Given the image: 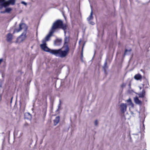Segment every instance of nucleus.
Wrapping results in <instances>:
<instances>
[{
    "label": "nucleus",
    "instance_id": "nucleus-1",
    "mask_svg": "<svg viewBox=\"0 0 150 150\" xmlns=\"http://www.w3.org/2000/svg\"><path fill=\"white\" fill-rule=\"evenodd\" d=\"M42 43L40 45L41 49L43 50L49 52L55 55H59L60 56H66L69 53V48L67 45L61 48L58 50H51L47 46L46 42L44 41H42Z\"/></svg>",
    "mask_w": 150,
    "mask_h": 150
},
{
    "label": "nucleus",
    "instance_id": "nucleus-2",
    "mask_svg": "<svg viewBox=\"0 0 150 150\" xmlns=\"http://www.w3.org/2000/svg\"><path fill=\"white\" fill-rule=\"evenodd\" d=\"M59 28H61L64 30L67 28L66 25H63L62 21L60 20H57L54 22L50 30L54 32L56 30Z\"/></svg>",
    "mask_w": 150,
    "mask_h": 150
},
{
    "label": "nucleus",
    "instance_id": "nucleus-3",
    "mask_svg": "<svg viewBox=\"0 0 150 150\" xmlns=\"http://www.w3.org/2000/svg\"><path fill=\"white\" fill-rule=\"evenodd\" d=\"M16 0H0V10L3 7L6 8L10 5H14Z\"/></svg>",
    "mask_w": 150,
    "mask_h": 150
},
{
    "label": "nucleus",
    "instance_id": "nucleus-4",
    "mask_svg": "<svg viewBox=\"0 0 150 150\" xmlns=\"http://www.w3.org/2000/svg\"><path fill=\"white\" fill-rule=\"evenodd\" d=\"M28 27L24 23H20L19 25V29H16L14 30L13 33L15 32H18L21 31V30H23V32H25L26 33V31L27 30Z\"/></svg>",
    "mask_w": 150,
    "mask_h": 150
},
{
    "label": "nucleus",
    "instance_id": "nucleus-5",
    "mask_svg": "<svg viewBox=\"0 0 150 150\" xmlns=\"http://www.w3.org/2000/svg\"><path fill=\"white\" fill-rule=\"evenodd\" d=\"M26 33L25 32L23 33L17 39L16 43H21L24 41L26 38Z\"/></svg>",
    "mask_w": 150,
    "mask_h": 150
},
{
    "label": "nucleus",
    "instance_id": "nucleus-6",
    "mask_svg": "<svg viewBox=\"0 0 150 150\" xmlns=\"http://www.w3.org/2000/svg\"><path fill=\"white\" fill-rule=\"evenodd\" d=\"M54 33L53 31L50 30L49 33L46 36L45 38L42 40V41H44L45 42H46L47 41H49L51 37L53 35V34Z\"/></svg>",
    "mask_w": 150,
    "mask_h": 150
},
{
    "label": "nucleus",
    "instance_id": "nucleus-7",
    "mask_svg": "<svg viewBox=\"0 0 150 150\" xmlns=\"http://www.w3.org/2000/svg\"><path fill=\"white\" fill-rule=\"evenodd\" d=\"M127 106L126 104L121 103L120 106V110L122 113H124L126 110Z\"/></svg>",
    "mask_w": 150,
    "mask_h": 150
},
{
    "label": "nucleus",
    "instance_id": "nucleus-8",
    "mask_svg": "<svg viewBox=\"0 0 150 150\" xmlns=\"http://www.w3.org/2000/svg\"><path fill=\"white\" fill-rule=\"evenodd\" d=\"M62 42V40L61 39H57L54 41V45L57 46L60 45Z\"/></svg>",
    "mask_w": 150,
    "mask_h": 150
},
{
    "label": "nucleus",
    "instance_id": "nucleus-9",
    "mask_svg": "<svg viewBox=\"0 0 150 150\" xmlns=\"http://www.w3.org/2000/svg\"><path fill=\"white\" fill-rule=\"evenodd\" d=\"M13 35L10 33L7 34L6 35V40L8 42H11L13 39Z\"/></svg>",
    "mask_w": 150,
    "mask_h": 150
},
{
    "label": "nucleus",
    "instance_id": "nucleus-10",
    "mask_svg": "<svg viewBox=\"0 0 150 150\" xmlns=\"http://www.w3.org/2000/svg\"><path fill=\"white\" fill-rule=\"evenodd\" d=\"M134 100L135 103L136 104L139 105H141L142 104V102L139 100L138 98L137 97H136L134 98Z\"/></svg>",
    "mask_w": 150,
    "mask_h": 150
},
{
    "label": "nucleus",
    "instance_id": "nucleus-11",
    "mask_svg": "<svg viewBox=\"0 0 150 150\" xmlns=\"http://www.w3.org/2000/svg\"><path fill=\"white\" fill-rule=\"evenodd\" d=\"M137 94L139 98H144L145 95V91L143 89L141 92L138 93Z\"/></svg>",
    "mask_w": 150,
    "mask_h": 150
},
{
    "label": "nucleus",
    "instance_id": "nucleus-12",
    "mask_svg": "<svg viewBox=\"0 0 150 150\" xmlns=\"http://www.w3.org/2000/svg\"><path fill=\"white\" fill-rule=\"evenodd\" d=\"M125 55H129V56H131L132 55L131 54V49H129V50H125Z\"/></svg>",
    "mask_w": 150,
    "mask_h": 150
},
{
    "label": "nucleus",
    "instance_id": "nucleus-13",
    "mask_svg": "<svg viewBox=\"0 0 150 150\" xmlns=\"http://www.w3.org/2000/svg\"><path fill=\"white\" fill-rule=\"evenodd\" d=\"M25 119L31 120L32 118V115L29 113H27L25 114Z\"/></svg>",
    "mask_w": 150,
    "mask_h": 150
},
{
    "label": "nucleus",
    "instance_id": "nucleus-14",
    "mask_svg": "<svg viewBox=\"0 0 150 150\" xmlns=\"http://www.w3.org/2000/svg\"><path fill=\"white\" fill-rule=\"evenodd\" d=\"M60 117L59 116H57L55 117V119L54 120V125H56L59 122Z\"/></svg>",
    "mask_w": 150,
    "mask_h": 150
},
{
    "label": "nucleus",
    "instance_id": "nucleus-15",
    "mask_svg": "<svg viewBox=\"0 0 150 150\" xmlns=\"http://www.w3.org/2000/svg\"><path fill=\"white\" fill-rule=\"evenodd\" d=\"M93 10L91 9V12L90 15L87 18V20L88 21H90L91 20H93Z\"/></svg>",
    "mask_w": 150,
    "mask_h": 150
},
{
    "label": "nucleus",
    "instance_id": "nucleus-16",
    "mask_svg": "<svg viewBox=\"0 0 150 150\" xmlns=\"http://www.w3.org/2000/svg\"><path fill=\"white\" fill-rule=\"evenodd\" d=\"M109 59V58L108 57H107L106 58V59H105V62L104 64V66L103 67V68L105 71H106V69L108 68V67L107 66V62L108 59Z\"/></svg>",
    "mask_w": 150,
    "mask_h": 150
},
{
    "label": "nucleus",
    "instance_id": "nucleus-17",
    "mask_svg": "<svg viewBox=\"0 0 150 150\" xmlns=\"http://www.w3.org/2000/svg\"><path fill=\"white\" fill-rule=\"evenodd\" d=\"M134 78L135 79L138 80L142 78V76L140 74H137L134 76Z\"/></svg>",
    "mask_w": 150,
    "mask_h": 150
},
{
    "label": "nucleus",
    "instance_id": "nucleus-18",
    "mask_svg": "<svg viewBox=\"0 0 150 150\" xmlns=\"http://www.w3.org/2000/svg\"><path fill=\"white\" fill-rule=\"evenodd\" d=\"M69 40V37H65L64 39V44H68Z\"/></svg>",
    "mask_w": 150,
    "mask_h": 150
},
{
    "label": "nucleus",
    "instance_id": "nucleus-19",
    "mask_svg": "<svg viewBox=\"0 0 150 150\" xmlns=\"http://www.w3.org/2000/svg\"><path fill=\"white\" fill-rule=\"evenodd\" d=\"M12 10V9L11 8L8 7L6 8L5 11L6 13H9Z\"/></svg>",
    "mask_w": 150,
    "mask_h": 150
},
{
    "label": "nucleus",
    "instance_id": "nucleus-20",
    "mask_svg": "<svg viewBox=\"0 0 150 150\" xmlns=\"http://www.w3.org/2000/svg\"><path fill=\"white\" fill-rule=\"evenodd\" d=\"M127 102L129 103V105L132 104V102L131 100L130 99H129L127 100Z\"/></svg>",
    "mask_w": 150,
    "mask_h": 150
},
{
    "label": "nucleus",
    "instance_id": "nucleus-21",
    "mask_svg": "<svg viewBox=\"0 0 150 150\" xmlns=\"http://www.w3.org/2000/svg\"><path fill=\"white\" fill-rule=\"evenodd\" d=\"M89 22V23L91 25H93L95 24V23L93 22V21H88Z\"/></svg>",
    "mask_w": 150,
    "mask_h": 150
},
{
    "label": "nucleus",
    "instance_id": "nucleus-22",
    "mask_svg": "<svg viewBox=\"0 0 150 150\" xmlns=\"http://www.w3.org/2000/svg\"><path fill=\"white\" fill-rule=\"evenodd\" d=\"M61 101L60 100L59 102V103L58 105V109H59L60 108V107L61 106Z\"/></svg>",
    "mask_w": 150,
    "mask_h": 150
},
{
    "label": "nucleus",
    "instance_id": "nucleus-23",
    "mask_svg": "<svg viewBox=\"0 0 150 150\" xmlns=\"http://www.w3.org/2000/svg\"><path fill=\"white\" fill-rule=\"evenodd\" d=\"M98 122L97 120H96L94 122V125L95 126H97L98 125Z\"/></svg>",
    "mask_w": 150,
    "mask_h": 150
},
{
    "label": "nucleus",
    "instance_id": "nucleus-24",
    "mask_svg": "<svg viewBox=\"0 0 150 150\" xmlns=\"http://www.w3.org/2000/svg\"><path fill=\"white\" fill-rule=\"evenodd\" d=\"M21 3L23 4L25 6H26L27 5V4L25 2L23 1H22L21 2Z\"/></svg>",
    "mask_w": 150,
    "mask_h": 150
},
{
    "label": "nucleus",
    "instance_id": "nucleus-25",
    "mask_svg": "<svg viewBox=\"0 0 150 150\" xmlns=\"http://www.w3.org/2000/svg\"><path fill=\"white\" fill-rule=\"evenodd\" d=\"M125 84L124 83H123L122 85H121V87H125Z\"/></svg>",
    "mask_w": 150,
    "mask_h": 150
},
{
    "label": "nucleus",
    "instance_id": "nucleus-26",
    "mask_svg": "<svg viewBox=\"0 0 150 150\" xmlns=\"http://www.w3.org/2000/svg\"><path fill=\"white\" fill-rule=\"evenodd\" d=\"M0 13H6L5 11V10L4 11H0Z\"/></svg>",
    "mask_w": 150,
    "mask_h": 150
},
{
    "label": "nucleus",
    "instance_id": "nucleus-27",
    "mask_svg": "<svg viewBox=\"0 0 150 150\" xmlns=\"http://www.w3.org/2000/svg\"><path fill=\"white\" fill-rule=\"evenodd\" d=\"M3 59H0V64L3 62Z\"/></svg>",
    "mask_w": 150,
    "mask_h": 150
},
{
    "label": "nucleus",
    "instance_id": "nucleus-28",
    "mask_svg": "<svg viewBox=\"0 0 150 150\" xmlns=\"http://www.w3.org/2000/svg\"><path fill=\"white\" fill-rule=\"evenodd\" d=\"M139 89H140V90L142 88H141V87H139Z\"/></svg>",
    "mask_w": 150,
    "mask_h": 150
},
{
    "label": "nucleus",
    "instance_id": "nucleus-29",
    "mask_svg": "<svg viewBox=\"0 0 150 150\" xmlns=\"http://www.w3.org/2000/svg\"><path fill=\"white\" fill-rule=\"evenodd\" d=\"M1 86H2L1 85V84H0V87H1Z\"/></svg>",
    "mask_w": 150,
    "mask_h": 150
},
{
    "label": "nucleus",
    "instance_id": "nucleus-30",
    "mask_svg": "<svg viewBox=\"0 0 150 150\" xmlns=\"http://www.w3.org/2000/svg\"><path fill=\"white\" fill-rule=\"evenodd\" d=\"M111 57V59H112V57Z\"/></svg>",
    "mask_w": 150,
    "mask_h": 150
},
{
    "label": "nucleus",
    "instance_id": "nucleus-31",
    "mask_svg": "<svg viewBox=\"0 0 150 150\" xmlns=\"http://www.w3.org/2000/svg\"><path fill=\"white\" fill-rule=\"evenodd\" d=\"M83 55V54H82V53L81 54V56H82Z\"/></svg>",
    "mask_w": 150,
    "mask_h": 150
}]
</instances>
